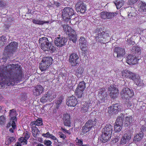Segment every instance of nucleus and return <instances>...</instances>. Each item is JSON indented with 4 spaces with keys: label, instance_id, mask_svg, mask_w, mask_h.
Instances as JSON below:
<instances>
[{
    "label": "nucleus",
    "instance_id": "nucleus-11",
    "mask_svg": "<svg viewBox=\"0 0 146 146\" xmlns=\"http://www.w3.org/2000/svg\"><path fill=\"white\" fill-rule=\"evenodd\" d=\"M125 54V51L124 48L115 47L114 50V56L118 58L123 57Z\"/></svg>",
    "mask_w": 146,
    "mask_h": 146
},
{
    "label": "nucleus",
    "instance_id": "nucleus-31",
    "mask_svg": "<svg viewBox=\"0 0 146 146\" xmlns=\"http://www.w3.org/2000/svg\"><path fill=\"white\" fill-rule=\"evenodd\" d=\"M103 93H98V96L100 98L102 102H105V100L106 99L107 94L106 92V90L104 91V92H103Z\"/></svg>",
    "mask_w": 146,
    "mask_h": 146
},
{
    "label": "nucleus",
    "instance_id": "nucleus-1",
    "mask_svg": "<svg viewBox=\"0 0 146 146\" xmlns=\"http://www.w3.org/2000/svg\"><path fill=\"white\" fill-rule=\"evenodd\" d=\"M0 71V88L13 86L21 81L22 72L18 64L3 66Z\"/></svg>",
    "mask_w": 146,
    "mask_h": 146
},
{
    "label": "nucleus",
    "instance_id": "nucleus-58",
    "mask_svg": "<svg viewBox=\"0 0 146 146\" xmlns=\"http://www.w3.org/2000/svg\"><path fill=\"white\" fill-rule=\"evenodd\" d=\"M105 88H102L101 89H98V93H103L104 92V91H105Z\"/></svg>",
    "mask_w": 146,
    "mask_h": 146
},
{
    "label": "nucleus",
    "instance_id": "nucleus-35",
    "mask_svg": "<svg viewBox=\"0 0 146 146\" xmlns=\"http://www.w3.org/2000/svg\"><path fill=\"white\" fill-rule=\"evenodd\" d=\"M117 9H119L123 5L124 1L123 0H115L113 1Z\"/></svg>",
    "mask_w": 146,
    "mask_h": 146
},
{
    "label": "nucleus",
    "instance_id": "nucleus-63",
    "mask_svg": "<svg viewBox=\"0 0 146 146\" xmlns=\"http://www.w3.org/2000/svg\"><path fill=\"white\" fill-rule=\"evenodd\" d=\"M54 6H56L57 7H59L60 6V4L57 2H54Z\"/></svg>",
    "mask_w": 146,
    "mask_h": 146
},
{
    "label": "nucleus",
    "instance_id": "nucleus-53",
    "mask_svg": "<svg viewBox=\"0 0 146 146\" xmlns=\"http://www.w3.org/2000/svg\"><path fill=\"white\" fill-rule=\"evenodd\" d=\"M127 41L128 44L130 45H133L135 44V42L132 41L130 38L128 39Z\"/></svg>",
    "mask_w": 146,
    "mask_h": 146
},
{
    "label": "nucleus",
    "instance_id": "nucleus-2",
    "mask_svg": "<svg viewBox=\"0 0 146 146\" xmlns=\"http://www.w3.org/2000/svg\"><path fill=\"white\" fill-rule=\"evenodd\" d=\"M41 44V48L44 51H50L53 52L56 50L54 46L45 37L40 38L38 40Z\"/></svg>",
    "mask_w": 146,
    "mask_h": 146
},
{
    "label": "nucleus",
    "instance_id": "nucleus-23",
    "mask_svg": "<svg viewBox=\"0 0 146 146\" xmlns=\"http://www.w3.org/2000/svg\"><path fill=\"white\" fill-rule=\"evenodd\" d=\"M103 32L102 30L100 31V29L99 28H98L95 31L94 35L96 41L98 40V41H100V40H99L97 39H99L102 37H103Z\"/></svg>",
    "mask_w": 146,
    "mask_h": 146
},
{
    "label": "nucleus",
    "instance_id": "nucleus-21",
    "mask_svg": "<svg viewBox=\"0 0 146 146\" xmlns=\"http://www.w3.org/2000/svg\"><path fill=\"white\" fill-rule=\"evenodd\" d=\"M132 80L134 81L135 83L138 86H143L144 85L143 80L138 75L136 74L134 77H133Z\"/></svg>",
    "mask_w": 146,
    "mask_h": 146
},
{
    "label": "nucleus",
    "instance_id": "nucleus-27",
    "mask_svg": "<svg viewBox=\"0 0 146 146\" xmlns=\"http://www.w3.org/2000/svg\"><path fill=\"white\" fill-rule=\"evenodd\" d=\"M53 59L50 56H47L42 58L41 62L45 63L49 67L50 65L52 64Z\"/></svg>",
    "mask_w": 146,
    "mask_h": 146
},
{
    "label": "nucleus",
    "instance_id": "nucleus-48",
    "mask_svg": "<svg viewBox=\"0 0 146 146\" xmlns=\"http://www.w3.org/2000/svg\"><path fill=\"white\" fill-rule=\"evenodd\" d=\"M16 110L13 109L10 110L9 115L10 117L12 116H16Z\"/></svg>",
    "mask_w": 146,
    "mask_h": 146
},
{
    "label": "nucleus",
    "instance_id": "nucleus-17",
    "mask_svg": "<svg viewBox=\"0 0 146 146\" xmlns=\"http://www.w3.org/2000/svg\"><path fill=\"white\" fill-rule=\"evenodd\" d=\"M44 88L42 86L37 85L35 87L33 90V94L36 96L40 95L43 92Z\"/></svg>",
    "mask_w": 146,
    "mask_h": 146
},
{
    "label": "nucleus",
    "instance_id": "nucleus-46",
    "mask_svg": "<svg viewBox=\"0 0 146 146\" xmlns=\"http://www.w3.org/2000/svg\"><path fill=\"white\" fill-rule=\"evenodd\" d=\"M64 31L67 33L70 30H71V27L68 25H64L62 26Z\"/></svg>",
    "mask_w": 146,
    "mask_h": 146
},
{
    "label": "nucleus",
    "instance_id": "nucleus-56",
    "mask_svg": "<svg viewBox=\"0 0 146 146\" xmlns=\"http://www.w3.org/2000/svg\"><path fill=\"white\" fill-rule=\"evenodd\" d=\"M6 6V4L2 0H0V7H3Z\"/></svg>",
    "mask_w": 146,
    "mask_h": 146
},
{
    "label": "nucleus",
    "instance_id": "nucleus-12",
    "mask_svg": "<svg viewBox=\"0 0 146 146\" xmlns=\"http://www.w3.org/2000/svg\"><path fill=\"white\" fill-rule=\"evenodd\" d=\"M131 138L130 133H126L122 136L120 141L119 144L121 146H124L126 144L129 143Z\"/></svg>",
    "mask_w": 146,
    "mask_h": 146
},
{
    "label": "nucleus",
    "instance_id": "nucleus-39",
    "mask_svg": "<svg viewBox=\"0 0 146 146\" xmlns=\"http://www.w3.org/2000/svg\"><path fill=\"white\" fill-rule=\"evenodd\" d=\"M40 64L39 68L42 71L45 70L49 67L48 66V65L42 62H41V63Z\"/></svg>",
    "mask_w": 146,
    "mask_h": 146
},
{
    "label": "nucleus",
    "instance_id": "nucleus-20",
    "mask_svg": "<svg viewBox=\"0 0 146 146\" xmlns=\"http://www.w3.org/2000/svg\"><path fill=\"white\" fill-rule=\"evenodd\" d=\"M137 59L134 56L130 55L127 57L126 62L129 64H135L137 62Z\"/></svg>",
    "mask_w": 146,
    "mask_h": 146
},
{
    "label": "nucleus",
    "instance_id": "nucleus-59",
    "mask_svg": "<svg viewBox=\"0 0 146 146\" xmlns=\"http://www.w3.org/2000/svg\"><path fill=\"white\" fill-rule=\"evenodd\" d=\"M60 74L63 78L64 79L66 78V73H63L62 72H61L60 73Z\"/></svg>",
    "mask_w": 146,
    "mask_h": 146
},
{
    "label": "nucleus",
    "instance_id": "nucleus-4",
    "mask_svg": "<svg viewBox=\"0 0 146 146\" xmlns=\"http://www.w3.org/2000/svg\"><path fill=\"white\" fill-rule=\"evenodd\" d=\"M56 94L54 92L51 91H48L46 94H45L40 99V101L42 102H46L48 100L50 101L52 99L56 98Z\"/></svg>",
    "mask_w": 146,
    "mask_h": 146
},
{
    "label": "nucleus",
    "instance_id": "nucleus-41",
    "mask_svg": "<svg viewBox=\"0 0 146 146\" xmlns=\"http://www.w3.org/2000/svg\"><path fill=\"white\" fill-rule=\"evenodd\" d=\"M115 125L114 126L115 131V132H119L122 129L123 125H120L118 123H115Z\"/></svg>",
    "mask_w": 146,
    "mask_h": 146
},
{
    "label": "nucleus",
    "instance_id": "nucleus-13",
    "mask_svg": "<svg viewBox=\"0 0 146 146\" xmlns=\"http://www.w3.org/2000/svg\"><path fill=\"white\" fill-rule=\"evenodd\" d=\"M78 55L75 53H73L70 55L69 60L71 65L75 66L78 64Z\"/></svg>",
    "mask_w": 146,
    "mask_h": 146
},
{
    "label": "nucleus",
    "instance_id": "nucleus-30",
    "mask_svg": "<svg viewBox=\"0 0 146 146\" xmlns=\"http://www.w3.org/2000/svg\"><path fill=\"white\" fill-rule=\"evenodd\" d=\"M132 117L131 116L126 117L124 125L125 127H127L130 125L132 122Z\"/></svg>",
    "mask_w": 146,
    "mask_h": 146
},
{
    "label": "nucleus",
    "instance_id": "nucleus-55",
    "mask_svg": "<svg viewBox=\"0 0 146 146\" xmlns=\"http://www.w3.org/2000/svg\"><path fill=\"white\" fill-rule=\"evenodd\" d=\"M103 38H107L108 37H110V33H105V32H103Z\"/></svg>",
    "mask_w": 146,
    "mask_h": 146
},
{
    "label": "nucleus",
    "instance_id": "nucleus-52",
    "mask_svg": "<svg viewBox=\"0 0 146 146\" xmlns=\"http://www.w3.org/2000/svg\"><path fill=\"white\" fill-rule=\"evenodd\" d=\"M44 143L45 145H47V146H49L51 145L52 143V142L51 141L48 140H45L44 141Z\"/></svg>",
    "mask_w": 146,
    "mask_h": 146
},
{
    "label": "nucleus",
    "instance_id": "nucleus-14",
    "mask_svg": "<svg viewBox=\"0 0 146 146\" xmlns=\"http://www.w3.org/2000/svg\"><path fill=\"white\" fill-rule=\"evenodd\" d=\"M75 7L76 11L77 12H79L81 13H85L86 10L85 4L81 1L77 3Z\"/></svg>",
    "mask_w": 146,
    "mask_h": 146
},
{
    "label": "nucleus",
    "instance_id": "nucleus-42",
    "mask_svg": "<svg viewBox=\"0 0 146 146\" xmlns=\"http://www.w3.org/2000/svg\"><path fill=\"white\" fill-rule=\"evenodd\" d=\"M7 39V38L4 36H2L0 37V44L1 46H3L5 44Z\"/></svg>",
    "mask_w": 146,
    "mask_h": 146
},
{
    "label": "nucleus",
    "instance_id": "nucleus-60",
    "mask_svg": "<svg viewBox=\"0 0 146 146\" xmlns=\"http://www.w3.org/2000/svg\"><path fill=\"white\" fill-rule=\"evenodd\" d=\"M77 145H80V146L82 144H83V141L82 140H78V142H76Z\"/></svg>",
    "mask_w": 146,
    "mask_h": 146
},
{
    "label": "nucleus",
    "instance_id": "nucleus-8",
    "mask_svg": "<svg viewBox=\"0 0 146 146\" xmlns=\"http://www.w3.org/2000/svg\"><path fill=\"white\" fill-rule=\"evenodd\" d=\"M18 46V43L16 42H11L5 47V51L9 54H12L13 53L16 51Z\"/></svg>",
    "mask_w": 146,
    "mask_h": 146
},
{
    "label": "nucleus",
    "instance_id": "nucleus-34",
    "mask_svg": "<svg viewBox=\"0 0 146 146\" xmlns=\"http://www.w3.org/2000/svg\"><path fill=\"white\" fill-rule=\"evenodd\" d=\"M139 11L142 12H146V3L141 1L139 2Z\"/></svg>",
    "mask_w": 146,
    "mask_h": 146
},
{
    "label": "nucleus",
    "instance_id": "nucleus-10",
    "mask_svg": "<svg viewBox=\"0 0 146 146\" xmlns=\"http://www.w3.org/2000/svg\"><path fill=\"white\" fill-rule=\"evenodd\" d=\"M96 124V121L92 120H88L86 123L82 128V131L84 133H86L89 131L92 127Z\"/></svg>",
    "mask_w": 146,
    "mask_h": 146
},
{
    "label": "nucleus",
    "instance_id": "nucleus-38",
    "mask_svg": "<svg viewBox=\"0 0 146 146\" xmlns=\"http://www.w3.org/2000/svg\"><path fill=\"white\" fill-rule=\"evenodd\" d=\"M31 124L37 126L41 125L43 124L42 119L41 118H38L35 121L31 122Z\"/></svg>",
    "mask_w": 146,
    "mask_h": 146
},
{
    "label": "nucleus",
    "instance_id": "nucleus-15",
    "mask_svg": "<svg viewBox=\"0 0 146 146\" xmlns=\"http://www.w3.org/2000/svg\"><path fill=\"white\" fill-rule=\"evenodd\" d=\"M67 101V105L71 107H75L78 103H79L76 98L73 96L69 97Z\"/></svg>",
    "mask_w": 146,
    "mask_h": 146
},
{
    "label": "nucleus",
    "instance_id": "nucleus-33",
    "mask_svg": "<svg viewBox=\"0 0 146 146\" xmlns=\"http://www.w3.org/2000/svg\"><path fill=\"white\" fill-rule=\"evenodd\" d=\"M32 22L35 24L39 25H42L44 23H49L48 21H42L36 19H33Z\"/></svg>",
    "mask_w": 146,
    "mask_h": 146
},
{
    "label": "nucleus",
    "instance_id": "nucleus-7",
    "mask_svg": "<svg viewBox=\"0 0 146 146\" xmlns=\"http://www.w3.org/2000/svg\"><path fill=\"white\" fill-rule=\"evenodd\" d=\"M67 41V39L66 38L61 36L60 35H59L58 37L55 38L54 42L56 46L60 48L64 45Z\"/></svg>",
    "mask_w": 146,
    "mask_h": 146
},
{
    "label": "nucleus",
    "instance_id": "nucleus-19",
    "mask_svg": "<svg viewBox=\"0 0 146 146\" xmlns=\"http://www.w3.org/2000/svg\"><path fill=\"white\" fill-rule=\"evenodd\" d=\"M111 134L102 131V134L100 138V140L103 143L107 142L111 137Z\"/></svg>",
    "mask_w": 146,
    "mask_h": 146
},
{
    "label": "nucleus",
    "instance_id": "nucleus-16",
    "mask_svg": "<svg viewBox=\"0 0 146 146\" xmlns=\"http://www.w3.org/2000/svg\"><path fill=\"white\" fill-rule=\"evenodd\" d=\"M116 15V13H115L102 11L101 13V17L104 19H110L115 16Z\"/></svg>",
    "mask_w": 146,
    "mask_h": 146
},
{
    "label": "nucleus",
    "instance_id": "nucleus-26",
    "mask_svg": "<svg viewBox=\"0 0 146 146\" xmlns=\"http://www.w3.org/2000/svg\"><path fill=\"white\" fill-rule=\"evenodd\" d=\"M91 104L90 103L85 102L81 106V111L83 113H85L88 111L89 108H90Z\"/></svg>",
    "mask_w": 146,
    "mask_h": 146
},
{
    "label": "nucleus",
    "instance_id": "nucleus-57",
    "mask_svg": "<svg viewBox=\"0 0 146 146\" xmlns=\"http://www.w3.org/2000/svg\"><path fill=\"white\" fill-rule=\"evenodd\" d=\"M141 131L140 132L143 133V132L146 131V128L144 126H142L140 129Z\"/></svg>",
    "mask_w": 146,
    "mask_h": 146
},
{
    "label": "nucleus",
    "instance_id": "nucleus-43",
    "mask_svg": "<svg viewBox=\"0 0 146 146\" xmlns=\"http://www.w3.org/2000/svg\"><path fill=\"white\" fill-rule=\"evenodd\" d=\"M63 98L62 97H60L56 101V106L57 108H58L60 106L62 102Z\"/></svg>",
    "mask_w": 146,
    "mask_h": 146
},
{
    "label": "nucleus",
    "instance_id": "nucleus-29",
    "mask_svg": "<svg viewBox=\"0 0 146 146\" xmlns=\"http://www.w3.org/2000/svg\"><path fill=\"white\" fill-rule=\"evenodd\" d=\"M144 136V133L139 132L138 134H135L134 137L133 141L134 142H138L141 140Z\"/></svg>",
    "mask_w": 146,
    "mask_h": 146
},
{
    "label": "nucleus",
    "instance_id": "nucleus-37",
    "mask_svg": "<svg viewBox=\"0 0 146 146\" xmlns=\"http://www.w3.org/2000/svg\"><path fill=\"white\" fill-rule=\"evenodd\" d=\"M131 51L133 52V54L137 55H140L141 53V49L138 46L133 47Z\"/></svg>",
    "mask_w": 146,
    "mask_h": 146
},
{
    "label": "nucleus",
    "instance_id": "nucleus-18",
    "mask_svg": "<svg viewBox=\"0 0 146 146\" xmlns=\"http://www.w3.org/2000/svg\"><path fill=\"white\" fill-rule=\"evenodd\" d=\"M79 42L80 49L82 50L85 52V51L86 50V40L84 37L81 36L80 37Z\"/></svg>",
    "mask_w": 146,
    "mask_h": 146
},
{
    "label": "nucleus",
    "instance_id": "nucleus-62",
    "mask_svg": "<svg viewBox=\"0 0 146 146\" xmlns=\"http://www.w3.org/2000/svg\"><path fill=\"white\" fill-rule=\"evenodd\" d=\"M50 138L54 140H57L58 142V140L54 136H53L52 134H51V136H50Z\"/></svg>",
    "mask_w": 146,
    "mask_h": 146
},
{
    "label": "nucleus",
    "instance_id": "nucleus-25",
    "mask_svg": "<svg viewBox=\"0 0 146 146\" xmlns=\"http://www.w3.org/2000/svg\"><path fill=\"white\" fill-rule=\"evenodd\" d=\"M121 106L118 104H116L110 107V110L114 113H117L120 110Z\"/></svg>",
    "mask_w": 146,
    "mask_h": 146
},
{
    "label": "nucleus",
    "instance_id": "nucleus-51",
    "mask_svg": "<svg viewBox=\"0 0 146 146\" xmlns=\"http://www.w3.org/2000/svg\"><path fill=\"white\" fill-rule=\"evenodd\" d=\"M42 135L44 137L50 138V136H51V134L48 132L46 133L42 134Z\"/></svg>",
    "mask_w": 146,
    "mask_h": 146
},
{
    "label": "nucleus",
    "instance_id": "nucleus-28",
    "mask_svg": "<svg viewBox=\"0 0 146 146\" xmlns=\"http://www.w3.org/2000/svg\"><path fill=\"white\" fill-rule=\"evenodd\" d=\"M112 129V126L111 125L107 124L103 128L102 131L111 135Z\"/></svg>",
    "mask_w": 146,
    "mask_h": 146
},
{
    "label": "nucleus",
    "instance_id": "nucleus-22",
    "mask_svg": "<svg viewBox=\"0 0 146 146\" xmlns=\"http://www.w3.org/2000/svg\"><path fill=\"white\" fill-rule=\"evenodd\" d=\"M63 121L65 125L70 126L71 121L70 116L69 114H64L63 116Z\"/></svg>",
    "mask_w": 146,
    "mask_h": 146
},
{
    "label": "nucleus",
    "instance_id": "nucleus-45",
    "mask_svg": "<svg viewBox=\"0 0 146 146\" xmlns=\"http://www.w3.org/2000/svg\"><path fill=\"white\" fill-rule=\"evenodd\" d=\"M16 116H12V117H11V120H12V123L11 125L12 127L13 128V129H15L16 127V126L15 125V121L16 120Z\"/></svg>",
    "mask_w": 146,
    "mask_h": 146
},
{
    "label": "nucleus",
    "instance_id": "nucleus-24",
    "mask_svg": "<svg viewBox=\"0 0 146 146\" xmlns=\"http://www.w3.org/2000/svg\"><path fill=\"white\" fill-rule=\"evenodd\" d=\"M123 76L126 78L131 79L132 80L133 77H134L135 74L132 72L128 70H125L122 72Z\"/></svg>",
    "mask_w": 146,
    "mask_h": 146
},
{
    "label": "nucleus",
    "instance_id": "nucleus-64",
    "mask_svg": "<svg viewBox=\"0 0 146 146\" xmlns=\"http://www.w3.org/2000/svg\"><path fill=\"white\" fill-rule=\"evenodd\" d=\"M60 129L61 130L63 131L64 133H69L68 131L66 130L65 128L61 127Z\"/></svg>",
    "mask_w": 146,
    "mask_h": 146
},
{
    "label": "nucleus",
    "instance_id": "nucleus-3",
    "mask_svg": "<svg viewBox=\"0 0 146 146\" xmlns=\"http://www.w3.org/2000/svg\"><path fill=\"white\" fill-rule=\"evenodd\" d=\"M74 14V11L72 8L65 7L62 10V16L64 19L68 21Z\"/></svg>",
    "mask_w": 146,
    "mask_h": 146
},
{
    "label": "nucleus",
    "instance_id": "nucleus-36",
    "mask_svg": "<svg viewBox=\"0 0 146 146\" xmlns=\"http://www.w3.org/2000/svg\"><path fill=\"white\" fill-rule=\"evenodd\" d=\"M83 71L84 70L81 67H78L76 71V75L78 78H80L82 74Z\"/></svg>",
    "mask_w": 146,
    "mask_h": 146
},
{
    "label": "nucleus",
    "instance_id": "nucleus-54",
    "mask_svg": "<svg viewBox=\"0 0 146 146\" xmlns=\"http://www.w3.org/2000/svg\"><path fill=\"white\" fill-rule=\"evenodd\" d=\"M138 0H128V3L130 5H131L136 3Z\"/></svg>",
    "mask_w": 146,
    "mask_h": 146
},
{
    "label": "nucleus",
    "instance_id": "nucleus-49",
    "mask_svg": "<svg viewBox=\"0 0 146 146\" xmlns=\"http://www.w3.org/2000/svg\"><path fill=\"white\" fill-rule=\"evenodd\" d=\"M5 118L3 116L0 117V124L1 125L4 124L5 123Z\"/></svg>",
    "mask_w": 146,
    "mask_h": 146
},
{
    "label": "nucleus",
    "instance_id": "nucleus-6",
    "mask_svg": "<svg viewBox=\"0 0 146 146\" xmlns=\"http://www.w3.org/2000/svg\"><path fill=\"white\" fill-rule=\"evenodd\" d=\"M133 95V91L127 88L123 89L121 92V97L124 99H127L129 98L132 97Z\"/></svg>",
    "mask_w": 146,
    "mask_h": 146
},
{
    "label": "nucleus",
    "instance_id": "nucleus-9",
    "mask_svg": "<svg viewBox=\"0 0 146 146\" xmlns=\"http://www.w3.org/2000/svg\"><path fill=\"white\" fill-rule=\"evenodd\" d=\"M108 92L111 98H116L118 94V89L115 85L112 84L108 88Z\"/></svg>",
    "mask_w": 146,
    "mask_h": 146
},
{
    "label": "nucleus",
    "instance_id": "nucleus-32",
    "mask_svg": "<svg viewBox=\"0 0 146 146\" xmlns=\"http://www.w3.org/2000/svg\"><path fill=\"white\" fill-rule=\"evenodd\" d=\"M124 117V115L123 114L121 113L118 117L115 123H118L120 124V125H123Z\"/></svg>",
    "mask_w": 146,
    "mask_h": 146
},
{
    "label": "nucleus",
    "instance_id": "nucleus-44",
    "mask_svg": "<svg viewBox=\"0 0 146 146\" xmlns=\"http://www.w3.org/2000/svg\"><path fill=\"white\" fill-rule=\"evenodd\" d=\"M29 137V133L27 131L26 133H25V139H24L23 137L21 138V139H23V141H21V142H24L26 144L27 142V140L28 139Z\"/></svg>",
    "mask_w": 146,
    "mask_h": 146
},
{
    "label": "nucleus",
    "instance_id": "nucleus-61",
    "mask_svg": "<svg viewBox=\"0 0 146 146\" xmlns=\"http://www.w3.org/2000/svg\"><path fill=\"white\" fill-rule=\"evenodd\" d=\"M36 129H37V127L35 126H33L32 127L31 129L32 132H35Z\"/></svg>",
    "mask_w": 146,
    "mask_h": 146
},
{
    "label": "nucleus",
    "instance_id": "nucleus-50",
    "mask_svg": "<svg viewBox=\"0 0 146 146\" xmlns=\"http://www.w3.org/2000/svg\"><path fill=\"white\" fill-rule=\"evenodd\" d=\"M68 34L69 36L73 35H76L74 31L71 28V30H70L67 33Z\"/></svg>",
    "mask_w": 146,
    "mask_h": 146
},
{
    "label": "nucleus",
    "instance_id": "nucleus-40",
    "mask_svg": "<svg viewBox=\"0 0 146 146\" xmlns=\"http://www.w3.org/2000/svg\"><path fill=\"white\" fill-rule=\"evenodd\" d=\"M7 140L5 141V143L7 145L11 144L14 140L15 138L14 137L8 136L6 138Z\"/></svg>",
    "mask_w": 146,
    "mask_h": 146
},
{
    "label": "nucleus",
    "instance_id": "nucleus-47",
    "mask_svg": "<svg viewBox=\"0 0 146 146\" xmlns=\"http://www.w3.org/2000/svg\"><path fill=\"white\" fill-rule=\"evenodd\" d=\"M69 39L70 40H72L73 43H75L77 40V38L76 35H73L69 36Z\"/></svg>",
    "mask_w": 146,
    "mask_h": 146
},
{
    "label": "nucleus",
    "instance_id": "nucleus-5",
    "mask_svg": "<svg viewBox=\"0 0 146 146\" xmlns=\"http://www.w3.org/2000/svg\"><path fill=\"white\" fill-rule=\"evenodd\" d=\"M86 83L83 81L80 82L76 90L75 93L78 98H81L83 95V92L86 87Z\"/></svg>",
    "mask_w": 146,
    "mask_h": 146
}]
</instances>
